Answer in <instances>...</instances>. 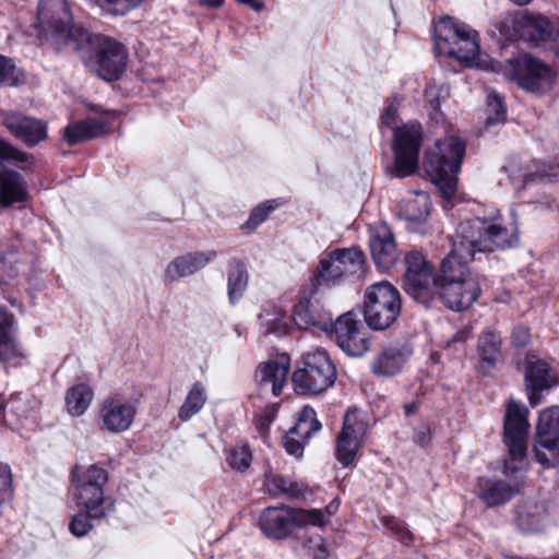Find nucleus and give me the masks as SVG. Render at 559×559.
Instances as JSON below:
<instances>
[{"label": "nucleus", "instance_id": "10", "mask_svg": "<svg viewBox=\"0 0 559 559\" xmlns=\"http://www.w3.org/2000/svg\"><path fill=\"white\" fill-rule=\"evenodd\" d=\"M37 22L44 33H49L59 44L71 49L72 32L84 29L72 24V16L67 0H40Z\"/></svg>", "mask_w": 559, "mask_h": 559}, {"label": "nucleus", "instance_id": "63", "mask_svg": "<svg viewBox=\"0 0 559 559\" xmlns=\"http://www.w3.org/2000/svg\"><path fill=\"white\" fill-rule=\"evenodd\" d=\"M428 433H429V430H428V428H426V432H420V435H418L417 440L420 442V444L426 443V441L428 440Z\"/></svg>", "mask_w": 559, "mask_h": 559}, {"label": "nucleus", "instance_id": "24", "mask_svg": "<svg viewBox=\"0 0 559 559\" xmlns=\"http://www.w3.org/2000/svg\"><path fill=\"white\" fill-rule=\"evenodd\" d=\"M259 525L266 537L273 539L285 538L296 525L294 509L285 506L269 507L261 512Z\"/></svg>", "mask_w": 559, "mask_h": 559}, {"label": "nucleus", "instance_id": "1", "mask_svg": "<svg viewBox=\"0 0 559 559\" xmlns=\"http://www.w3.org/2000/svg\"><path fill=\"white\" fill-rule=\"evenodd\" d=\"M527 413L524 406L514 401H510L507 406L503 427L507 456L502 460V474L508 479L480 477L476 487L477 497L489 508L509 502L524 487L531 427Z\"/></svg>", "mask_w": 559, "mask_h": 559}, {"label": "nucleus", "instance_id": "12", "mask_svg": "<svg viewBox=\"0 0 559 559\" xmlns=\"http://www.w3.org/2000/svg\"><path fill=\"white\" fill-rule=\"evenodd\" d=\"M534 452L536 460L545 466L559 464V406L540 413Z\"/></svg>", "mask_w": 559, "mask_h": 559}, {"label": "nucleus", "instance_id": "2", "mask_svg": "<svg viewBox=\"0 0 559 559\" xmlns=\"http://www.w3.org/2000/svg\"><path fill=\"white\" fill-rule=\"evenodd\" d=\"M70 39L71 49L79 52L86 67L100 79L115 81L124 72L128 50L121 43L86 29H74Z\"/></svg>", "mask_w": 559, "mask_h": 559}, {"label": "nucleus", "instance_id": "5", "mask_svg": "<svg viewBox=\"0 0 559 559\" xmlns=\"http://www.w3.org/2000/svg\"><path fill=\"white\" fill-rule=\"evenodd\" d=\"M435 45L439 53L456 59L467 67L478 66L480 57L477 33L453 17L443 16L435 26Z\"/></svg>", "mask_w": 559, "mask_h": 559}, {"label": "nucleus", "instance_id": "50", "mask_svg": "<svg viewBox=\"0 0 559 559\" xmlns=\"http://www.w3.org/2000/svg\"><path fill=\"white\" fill-rule=\"evenodd\" d=\"M277 203L275 201H266L257 207H254L246 223L247 227L257 228L261 225L270 215V213L275 210Z\"/></svg>", "mask_w": 559, "mask_h": 559}, {"label": "nucleus", "instance_id": "59", "mask_svg": "<svg viewBox=\"0 0 559 559\" xmlns=\"http://www.w3.org/2000/svg\"><path fill=\"white\" fill-rule=\"evenodd\" d=\"M418 408V404L416 402H412V403H408V404H405L404 405V414L405 416H411V415H414L416 413Z\"/></svg>", "mask_w": 559, "mask_h": 559}, {"label": "nucleus", "instance_id": "4", "mask_svg": "<svg viewBox=\"0 0 559 559\" xmlns=\"http://www.w3.org/2000/svg\"><path fill=\"white\" fill-rule=\"evenodd\" d=\"M469 252H493L514 248L520 242L518 226L507 227L498 217H474L459 226Z\"/></svg>", "mask_w": 559, "mask_h": 559}, {"label": "nucleus", "instance_id": "45", "mask_svg": "<svg viewBox=\"0 0 559 559\" xmlns=\"http://www.w3.org/2000/svg\"><path fill=\"white\" fill-rule=\"evenodd\" d=\"M252 461V454L248 445L234 447L228 455L229 465L239 472L246 471Z\"/></svg>", "mask_w": 559, "mask_h": 559}, {"label": "nucleus", "instance_id": "49", "mask_svg": "<svg viewBox=\"0 0 559 559\" xmlns=\"http://www.w3.org/2000/svg\"><path fill=\"white\" fill-rule=\"evenodd\" d=\"M189 263V269L193 275L198 271L205 267L211 261H213L217 253L214 250L209 251H197L185 254Z\"/></svg>", "mask_w": 559, "mask_h": 559}, {"label": "nucleus", "instance_id": "64", "mask_svg": "<svg viewBox=\"0 0 559 559\" xmlns=\"http://www.w3.org/2000/svg\"><path fill=\"white\" fill-rule=\"evenodd\" d=\"M5 400L2 394H0V411L4 409L5 407Z\"/></svg>", "mask_w": 559, "mask_h": 559}, {"label": "nucleus", "instance_id": "15", "mask_svg": "<svg viewBox=\"0 0 559 559\" xmlns=\"http://www.w3.org/2000/svg\"><path fill=\"white\" fill-rule=\"evenodd\" d=\"M514 76L523 88L533 93L549 91L556 80V73L549 66L527 55L515 61Z\"/></svg>", "mask_w": 559, "mask_h": 559}, {"label": "nucleus", "instance_id": "42", "mask_svg": "<svg viewBox=\"0 0 559 559\" xmlns=\"http://www.w3.org/2000/svg\"><path fill=\"white\" fill-rule=\"evenodd\" d=\"M380 522L383 527L403 545H411L414 537L406 523L393 515H382Z\"/></svg>", "mask_w": 559, "mask_h": 559}, {"label": "nucleus", "instance_id": "17", "mask_svg": "<svg viewBox=\"0 0 559 559\" xmlns=\"http://www.w3.org/2000/svg\"><path fill=\"white\" fill-rule=\"evenodd\" d=\"M369 246L376 265L389 270L399 260L400 251L390 227L384 224L369 226Z\"/></svg>", "mask_w": 559, "mask_h": 559}, {"label": "nucleus", "instance_id": "38", "mask_svg": "<svg viewBox=\"0 0 559 559\" xmlns=\"http://www.w3.org/2000/svg\"><path fill=\"white\" fill-rule=\"evenodd\" d=\"M26 82V75L22 69L16 68L13 60L0 55V88L16 87Z\"/></svg>", "mask_w": 559, "mask_h": 559}, {"label": "nucleus", "instance_id": "46", "mask_svg": "<svg viewBox=\"0 0 559 559\" xmlns=\"http://www.w3.org/2000/svg\"><path fill=\"white\" fill-rule=\"evenodd\" d=\"M191 271L186 255L175 258L169 262L165 270V281L168 283L176 282L182 277L190 276Z\"/></svg>", "mask_w": 559, "mask_h": 559}, {"label": "nucleus", "instance_id": "23", "mask_svg": "<svg viewBox=\"0 0 559 559\" xmlns=\"http://www.w3.org/2000/svg\"><path fill=\"white\" fill-rule=\"evenodd\" d=\"M289 361V357L282 354L259 365L255 371V381L260 389H271L272 393L278 396L287 382Z\"/></svg>", "mask_w": 559, "mask_h": 559}, {"label": "nucleus", "instance_id": "33", "mask_svg": "<svg viewBox=\"0 0 559 559\" xmlns=\"http://www.w3.org/2000/svg\"><path fill=\"white\" fill-rule=\"evenodd\" d=\"M94 393L86 384L70 388L66 395L67 409L72 416H81L90 407Z\"/></svg>", "mask_w": 559, "mask_h": 559}, {"label": "nucleus", "instance_id": "3", "mask_svg": "<svg viewBox=\"0 0 559 559\" xmlns=\"http://www.w3.org/2000/svg\"><path fill=\"white\" fill-rule=\"evenodd\" d=\"M464 154V143L454 135L437 141L426 153L425 169L448 202L455 195L456 175L461 169Z\"/></svg>", "mask_w": 559, "mask_h": 559}, {"label": "nucleus", "instance_id": "30", "mask_svg": "<svg viewBox=\"0 0 559 559\" xmlns=\"http://www.w3.org/2000/svg\"><path fill=\"white\" fill-rule=\"evenodd\" d=\"M105 129L106 126L96 119L81 120L68 124L63 138L69 145H75L103 134Z\"/></svg>", "mask_w": 559, "mask_h": 559}, {"label": "nucleus", "instance_id": "31", "mask_svg": "<svg viewBox=\"0 0 559 559\" xmlns=\"http://www.w3.org/2000/svg\"><path fill=\"white\" fill-rule=\"evenodd\" d=\"M74 499L80 507L94 514L95 518L106 515L104 509L106 499L103 488L74 486Z\"/></svg>", "mask_w": 559, "mask_h": 559}, {"label": "nucleus", "instance_id": "54", "mask_svg": "<svg viewBox=\"0 0 559 559\" xmlns=\"http://www.w3.org/2000/svg\"><path fill=\"white\" fill-rule=\"evenodd\" d=\"M305 548L313 559H328L329 550L326 549L323 538L319 535L310 537L305 543Z\"/></svg>", "mask_w": 559, "mask_h": 559}, {"label": "nucleus", "instance_id": "61", "mask_svg": "<svg viewBox=\"0 0 559 559\" xmlns=\"http://www.w3.org/2000/svg\"><path fill=\"white\" fill-rule=\"evenodd\" d=\"M200 2L209 8H219L224 0H200Z\"/></svg>", "mask_w": 559, "mask_h": 559}, {"label": "nucleus", "instance_id": "53", "mask_svg": "<svg viewBox=\"0 0 559 559\" xmlns=\"http://www.w3.org/2000/svg\"><path fill=\"white\" fill-rule=\"evenodd\" d=\"M535 177L545 178L549 181L559 180V157L552 164L543 165L537 169L536 174H528L525 176V182L535 180Z\"/></svg>", "mask_w": 559, "mask_h": 559}, {"label": "nucleus", "instance_id": "26", "mask_svg": "<svg viewBox=\"0 0 559 559\" xmlns=\"http://www.w3.org/2000/svg\"><path fill=\"white\" fill-rule=\"evenodd\" d=\"M24 357V350L16 337L15 317L4 307H0V362Z\"/></svg>", "mask_w": 559, "mask_h": 559}, {"label": "nucleus", "instance_id": "8", "mask_svg": "<svg viewBox=\"0 0 559 559\" xmlns=\"http://www.w3.org/2000/svg\"><path fill=\"white\" fill-rule=\"evenodd\" d=\"M365 262L364 252L357 248L336 249L319 262L316 282L319 286L338 284L349 276L360 274Z\"/></svg>", "mask_w": 559, "mask_h": 559}, {"label": "nucleus", "instance_id": "39", "mask_svg": "<svg viewBox=\"0 0 559 559\" xmlns=\"http://www.w3.org/2000/svg\"><path fill=\"white\" fill-rule=\"evenodd\" d=\"M260 329L264 335L276 334L282 335L286 333L287 320L281 310L274 309L272 311L264 310L260 316Z\"/></svg>", "mask_w": 559, "mask_h": 559}, {"label": "nucleus", "instance_id": "18", "mask_svg": "<svg viewBox=\"0 0 559 559\" xmlns=\"http://www.w3.org/2000/svg\"><path fill=\"white\" fill-rule=\"evenodd\" d=\"M465 238L457 231L456 239L450 253L442 260L440 266V283L463 282L467 278H476L469 272L468 261L474 259L476 252H469Z\"/></svg>", "mask_w": 559, "mask_h": 559}, {"label": "nucleus", "instance_id": "32", "mask_svg": "<svg viewBox=\"0 0 559 559\" xmlns=\"http://www.w3.org/2000/svg\"><path fill=\"white\" fill-rule=\"evenodd\" d=\"M207 401V391L203 383L197 381L189 389L182 405L178 409V418L182 421L190 420L199 414Z\"/></svg>", "mask_w": 559, "mask_h": 559}, {"label": "nucleus", "instance_id": "28", "mask_svg": "<svg viewBox=\"0 0 559 559\" xmlns=\"http://www.w3.org/2000/svg\"><path fill=\"white\" fill-rule=\"evenodd\" d=\"M440 281L433 275V271L424 272L415 277L412 275L404 280V290L418 304L426 307L439 298Z\"/></svg>", "mask_w": 559, "mask_h": 559}, {"label": "nucleus", "instance_id": "27", "mask_svg": "<svg viewBox=\"0 0 559 559\" xmlns=\"http://www.w3.org/2000/svg\"><path fill=\"white\" fill-rule=\"evenodd\" d=\"M430 211L431 200L429 194L423 191H416L402 201L400 216L408 223V229L420 231V225L427 222L430 216Z\"/></svg>", "mask_w": 559, "mask_h": 559}, {"label": "nucleus", "instance_id": "14", "mask_svg": "<svg viewBox=\"0 0 559 559\" xmlns=\"http://www.w3.org/2000/svg\"><path fill=\"white\" fill-rule=\"evenodd\" d=\"M0 118L5 129L28 147H34L48 138L47 122L15 110H1Z\"/></svg>", "mask_w": 559, "mask_h": 559}, {"label": "nucleus", "instance_id": "11", "mask_svg": "<svg viewBox=\"0 0 559 559\" xmlns=\"http://www.w3.org/2000/svg\"><path fill=\"white\" fill-rule=\"evenodd\" d=\"M368 431L366 414L354 408L348 409L343 419V428L336 437L335 455L347 467L352 465L361 448Z\"/></svg>", "mask_w": 559, "mask_h": 559}, {"label": "nucleus", "instance_id": "56", "mask_svg": "<svg viewBox=\"0 0 559 559\" xmlns=\"http://www.w3.org/2000/svg\"><path fill=\"white\" fill-rule=\"evenodd\" d=\"M530 340H531V334H530L528 328L523 326V325H519V326L514 328L512 335H511V341L514 346L524 347L525 345L528 344Z\"/></svg>", "mask_w": 559, "mask_h": 559}, {"label": "nucleus", "instance_id": "7", "mask_svg": "<svg viewBox=\"0 0 559 559\" xmlns=\"http://www.w3.org/2000/svg\"><path fill=\"white\" fill-rule=\"evenodd\" d=\"M399 290L389 282H379L365 292L364 317L368 326L382 331L391 326L401 313Z\"/></svg>", "mask_w": 559, "mask_h": 559}, {"label": "nucleus", "instance_id": "52", "mask_svg": "<svg viewBox=\"0 0 559 559\" xmlns=\"http://www.w3.org/2000/svg\"><path fill=\"white\" fill-rule=\"evenodd\" d=\"M12 473L8 465L0 464V507L12 497Z\"/></svg>", "mask_w": 559, "mask_h": 559}, {"label": "nucleus", "instance_id": "62", "mask_svg": "<svg viewBox=\"0 0 559 559\" xmlns=\"http://www.w3.org/2000/svg\"><path fill=\"white\" fill-rule=\"evenodd\" d=\"M276 413V406H272L271 408H267L264 415V418L267 420V423L272 421Z\"/></svg>", "mask_w": 559, "mask_h": 559}, {"label": "nucleus", "instance_id": "9", "mask_svg": "<svg viewBox=\"0 0 559 559\" xmlns=\"http://www.w3.org/2000/svg\"><path fill=\"white\" fill-rule=\"evenodd\" d=\"M423 132L418 122L411 121L394 130V175L399 178L414 174L418 167Z\"/></svg>", "mask_w": 559, "mask_h": 559}, {"label": "nucleus", "instance_id": "19", "mask_svg": "<svg viewBox=\"0 0 559 559\" xmlns=\"http://www.w3.org/2000/svg\"><path fill=\"white\" fill-rule=\"evenodd\" d=\"M320 429L321 423L317 419L314 409L310 406H305L296 424L284 436V448L289 454L296 457L301 456L305 444Z\"/></svg>", "mask_w": 559, "mask_h": 559}, {"label": "nucleus", "instance_id": "60", "mask_svg": "<svg viewBox=\"0 0 559 559\" xmlns=\"http://www.w3.org/2000/svg\"><path fill=\"white\" fill-rule=\"evenodd\" d=\"M338 509V502L336 501H333L331 502L326 508H325V515H326V519L329 516H331L332 514H334Z\"/></svg>", "mask_w": 559, "mask_h": 559}, {"label": "nucleus", "instance_id": "13", "mask_svg": "<svg viewBox=\"0 0 559 559\" xmlns=\"http://www.w3.org/2000/svg\"><path fill=\"white\" fill-rule=\"evenodd\" d=\"M337 345L352 357L365 355L370 346L366 328L357 313L348 311L340 316L334 323Z\"/></svg>", "mask_w": 559, "mask_h": 559}, {"label": "nucleus", "instance_id": "44", "mask_svg": "<svg viewBox=\"0 0 559 559\" xmlns=\"http://www.w3.org/2000/svg\"><path fill=\"white\" fill-rule=\"evenodd\" d=\"M487 106L489 110L487 124L497 123L506 119L507 109L503 104L502 97L495 91L488 92Z\"/></svg>", "mask_w": 559, "mask_h": 559}, {"label": "nucleus", "instance_id": "58", "mask_svg": "<svg viewBox=\"0 0 559 559\" xmlns=\"http://www.w3.org/2000/svg\"><path fill=\"white\" fill-rule=\"evenodd\" d=\"M240 3L249 5L252 10L259 12L263 9L264 4L259 0H237Z\"/></svg>", "mask_w": 559, "mask_h": 559}, {"label": "nucleus", "instance_id": "41", "mask_svg": "<svg viewBox=\"0 0 559 559\" xmlns=\"http://www.w3.org/2000/svg\"><path fill=\"white\" fill-rule=\"evenodd\" d=\"M4 162L24 164L25 166H23V169L35 164L34 156L32 154L20 151L9 141L0 138V164Z\"/></svg>", "mask_w": 559, "mask_h": 559}, {"label": "nucleus", "instance_id": "25", "mask_svg": "<svg viewBox=\"0 0 559 559\" xmlns=\"http://www.w3.org/2000/svg\"><path fill=\"white\" fill-rule=\"evenodd\" d=\"M294 320L300 329H328L332 323V316L317 299L302 297L294 308Z\"/></svg>", "mask_w": 559, "mask_h": 559}, {"label": "nucleus", "instance_id": "20", "mask_svg": "<svg viewBox=\"0 0 559 559\" xmlns=\"http://www.w3.org/2000/svg\"><path fill=\"white\" fill-rule=\"evenodd\" d=\"M480 286L477 278L463 282L440 283L439 299L445 307L454 311L468 309L479 297Z\"/></svg>", "mask_w": 559, "mask_h": 559}, {"label": "nucleus", "instance_id": "40", "mask_svg": "<svg viewBox=\"0 0 559 559\" xmlns=\"http://www.w3.org/2000/svg\"><path fill=\"white\" fill-rule=\"evenodd\" d=\"M265 486L274 497L285 495L289 498H298L304 493L300 485L290 483L282 476H266Z\"/></svg>", "mask_w": 559, "mask_h": 559}, {"label": "nucleus", "instance_id": "57", "mask_svg": "<svg viewBox=\"0 0 559 559\" xmlns=\"http://www.w3.org/2000/svg\"><path fill=\"white\" fill-rule=\"evenodd\" d=\"M397 114V108L394 104H390L386 108L384 114L382 115V123L391 127L395 122Z\"/></svg>", "mask_w": 559, "mask_h": 559}, {"label": "nucleus", "instance_id": "22", "mask_svg": "<svg viewBox=\"0 0 559 559\" xmlns=\"http://www.w3.org/2000/svg\"><path fill=\"white\" fill-rule=\"evenodd\" d=\"M559 381L557 372L542 359L528 361L525 372V382L528 401L532 406L542 402L540 393L551 389Z\"/></svg>", "mask_w": 559, "mask_h": 559}, {"label": "nucleus", "instance_id": "21", "mask_svg": "<svg viewBox=\"0 0 559 559\" xmlns=\"http://www.w3.org/2000/svg\"><path fill=\"white\" fill-rule=\"evenodd\" d=\"M411 355L412 348L406 343L386 344L376 354L370 369L379 377H392L403 369Z\"/></svg>", "mask_w": 559, "mask_h": 559}, {"label": "nucleus", "instance_id": "36", "mask_svg": "<svg viewBox=\"0 0 559 559\" xmlns=\"http://www.w3.org/2000/svg\"><path fill=\"white\" fill-rule=\"evenodd\" d=\"M72 480L74 486L103 488L108 481V473L97 464L90 465L82 472L76 467L72 472Z\"/></svg>", "mask_w": 559, "mask_h": 559}, {"label": "nucleus", "instance_id": "29", "mask_svg": "<svg viewBox=\"0 0 559 559\" xmlns=\"http://www.w3.org/2000/svg\"><path fill=\"white\" fill-rule=\"evenodd\" d=\"M27 199V187L23 177L10 169L0 171V204L10 206Z\"/></svg>", "mask_w": 559, "mask_h": 559}, {"label": "nucleus", "instance_id": "55", "mask_svg": "<svg viewBox=\"0 0 559 559\" xmlns=\"http://www.w3.org/2000/svg\"><path fill=\"white\" fill-rule=\"evenodd\" d=\"M305 548L313 559H328L329 550L326 549L323 538L319 535L310 537L305 543Z\"/></svg>", "mask_w": 559, "mask_h": 559}, {"label": "nucleus", "instance_id": "6", "mask_svg": "<svg viewBox=\"0 0 559 559\" xmlns=\"http://www.w3.org/2000/svg\"><path fill=\"white\" fill-rule=\"evenodd\" d=\"M336 380V368L328 353L316 349L302 355L292 381L298 394L317 395L326 391Z\"/></svg>", "mask_w": 559, "mask_h": 559}, {"label": "nucleus", "instance_id": "37", "mask_svg": "<svg viewBox=\"0 0 559 559\" xmlns=\"http://www.w3.org/2000/svg\"><path fill=\"white\" fill-rule=\"evenodd\" d=\"M501 337L492 330L483 332L478 340V350L484 362L493 365L500 357Z\"/></svg>", "mask_w": 559, "mask_h": 559}, {"label": "nucleus", "instance_id": "16", "mask_svg": "<svg viewBox=\"0 0 559 559\" xmlns=\"http://www.w3.org/2000/svg\"><path fill=\"white\" fill-rule=\"evenodd\" d=\"M135 414V403L119 396L105 399L99 407L100 423L103 427L111 433L127 431L131 427Z\"/></svg>", "mask_w": 559, "mask_h": 559}, {"label": "nucleus", "instance_id": "51", "mask_svg": "<svg viewBox=\"0 0 559 559\" xmlns=\"http://www.w3.org/2000/svg\"><path fill=\"white\" fill-rule=\"evenodd\" d=\"M16 253L10 252L0 258V287L8 283L9 280L13 278L17 274Z\"/></svg>", "mask_w": 559, "mask_h": 559}, {"label": "nucleus", "instance_id": "43", "mask_svg": "<svg viewBox=\"0 0 559 559\" xmlns=\"http://www.w3.org/2000/svg\"><path fill=\"white\" fill-rule=\"evenodd\" d=\"M406 272L404 280H408L412 275L415 277L424 272L433 271L432 266L425 260L424 255L418 251H412L405 257Z\"/></svg>", "mask_w": 559, "mask_h": 559}, {"label": "nucleus", "instance_id": "48", "mask_svg": "<svg viewBox=\"0 0 559 559\" xmlns=\"http://www.w3.org/2000/svg\"><path fill=\"white\" fill-rule=\"evenodd\" d=\"M295 524L296 525H314L323 526L326 523V515L324 511L319 509L304 510L294 509Z\"/></svg>", "mask_w": 559, "mask_h": 559}, {"label": "nucleus", "instance_id": "47", "mask_svg": "<svg viewBox=\"0 0 559 559\" xmlns=\"http://www.w3.org/2000/svg\"><path fill=\"white\" fill-rule=\"evenodd\" d=\"M98 519L99 518H95L94 514L84 510L83 512H79L72 516L69 530L74 536L83 537L93 528L92 520Z\"/></svg>", "mask_w": 559, "mask_h": 559}, {"label": "nucleus", "instance_id": "35", "mask_svg": "<svg viewBox=\"0 0 559 559\" xmlns=\"http://www.w3.org/2000/svg\"><path fill=\"white\" fill-rule=\"evenodd\" d=\"M248 285L247 270L239 260H231L228 270V297L231 302L238 300Z\"/></svg>", "mask_w": 559, "mask_h": 559}, {"label": "nucleus", "instance_id": "34", "mask_svg": "<svg viewBox=\"0 0 559 559\" xmlns=\"http://www.w3.org/2000/svg\"><path fill=\"white\" fill-rule=\"evenodd\" d=\"M530 26L536 31L537 38L559 56V21L549 22L545 17H537L530 23Z\"/></svg>", "mask_w": 559, "mask_h": 559}]
</instances>
